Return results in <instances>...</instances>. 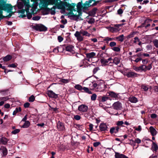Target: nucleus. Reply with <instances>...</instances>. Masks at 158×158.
I'll use <instances>...</instances> for the list:
<instances>
[{"mask_svg":"<svg viewBox=\"0 0 158 158\" xmlns=\"http://www.w3.org/2000/svg\"><path fill=\"white\" fill-rule=\"evenodd\" d=\"M9 98L8 97H2L0 98V101H6V100H8Z\"/></svg>","mask_w":158,"mask_h":158,"instance_id":"bf43d9fd","label":"nucleus"},{"mask_svg":"<svg viewBox=\"0 0 158 158\" xmlns=\"http://www.w3.org/2000/svg\"><path fill=\"white\" fill-rule=\"evenodd\" d=\"M76 11L78 13V14L77 15L76 14H74V13L72 12H69L67 15H69V17H73L74 18H76L75 19H74L73 20L75 21H77V19H78L79 17L82 14V9H77Z\"/></svg>","mask_w":158,"mask_h":158,"instance_id":"7ed1b4c3","label":"nucleus"},{"mask_svg":"<svg viewBox=\"0 0 158 158\" xmlns=\"http://www.w3.org/2000/svg\"><path fill=\"white\" fill-rule=\"evenodd\" d=\"M81 118V117L78 115L74 116V118L77 120H79Z\"/></svg>","mask_w":158,"mask_h":158,"instance_id":"774afa93","label":"nucleus"},{"mask_svg":"<svg viewBox=\"0 0 158 158\" xmlns=\"http://www.w3.org/2000/svg\"><path fill=\"white\" fill-rule=\"evenodd\" d=\"M109 98L108 97H107L105 95L102 96V99H101V102H104L108 100Z\"/></svg>","mask_w":158,"mask_h":158,"instance_id":"3c124183","label":"nucleus"},{"mask_svg":"<svg viewBox=\"0 0 158 158\" xmlns=\"http://www.w3.org/2000/svg\"><path fill=\"white\" fill-rule=\"evenodd\" d=\"M69 81V79H62L60 80V82L61 84H62L63 83H68Z\"/></svg>","mask_w":158,"mask_h":158,"instance_id":"49530a36","label":"nucleus"},{"mask_svg":"<svg viewBox=\"0 0 158 158\" xmlns=\"http://www.w3.org/2000/svg\"><path fill=\"white\" fill-rule=\"evenodd\" d=\"M23 2V0H19L17 2V7L19 9H21L23 8V5H24V3Z\"/></svg>","mask_w":158,"mask_h":158,"instance_id":"a878e982","label":"nucleus"},{"mask_svg":"<svg viewBox=\"0 0 158 158\" xmlns=\"http://www.w3.org/2000/svg\"><path fill=\"white\" fill-rule=\"evenodd\" d=\"M120 62V60L118 57H115L113 60V63L117 65Z\"/></svg>","mask_w":158,"mask_h":158,"instance_id":"4c0bfd02","label":"nucleus"},{"mask_svg":"<svg viewBox=\"0 0 158 158\" xmlns=\"http://www.w3.org/2000/svg\"><path fill=\"white\" fill-rule=\"evenodd\" d=\"M95 22V19L93 18H91L88 21V23L89 24L94 23Z\"/></svg>","mask_w":158,"mask_h":158,"instance_id":"69168bd1","label":"nucleus"},{"mask_svg":"<svg viewBox=\"0 0 158 158\" xmlns=\"http://www.w3.org/2000/svg\"><path fill=\"white\" fill-rule=\"evenodd\" d=\"M0 150L2 151L4 156L7 155V150L6 147L1 146L0 147Z\"/></svg>","mask_w":158,"mask_h":158,"instance_id":"393cba45","label":"nucleus"},{"mask_svg":"<svg viewBox=\"0 0 158 158\" xmlns=\"http://www.w3.org/2000/svg\"><path fill=\"white\" fill-rule=\"evenodd\" d=\"M116 43L114 42H111L109 44L110 46L111 47V48L114 47L115 46H116Z\"/></svg>","mask_w":158,"mask_h":158,"instance_id":"680f3d73","label":"nucleus"},{"mask_svg":"<svg viewBox=\"0 0 158 158\" xmlns=\"http://www.w3.org/2000/svg\"><path fill=\"white\" fill-rule=\"evenodd\" d=\"M8 141V139L5 137H3L0 139V143H2L4 145L6 144Z\"/></svg>","mask_w":158,"mask_h":158,"instance_id":"cd10ccee","label":"nucleus"},{"mask_svg":"<svg viewBox=\"0 0 158 158\" xmlns=\"http://www.w3.org/2000/svg\"><path fill=\"white\" fill-rule=\"evenodd\" d=\"M33 28L35 30L40 31H46L47 30V28L41 24H36L33 26Z\"/></svg>","mask_w":158,"mask_h":158,"instance_id":"39448f33","label":"nucleus"},{"mask_svg":"<svg viewBox=\"0 0 158 158\" xmlns=\"http://www.w3.org/2000/svg\"><path fill=\"white\" fill-rule=\"evenodd\" d=\"M107 94H108V95L112 98H116L118 97V94L113 91H110Z\"/></svg>","mask_w":158,"mask_h":158,"instance_id":"c85d7f7f","label":"nucleus"},{"mask_svg":"<svg viewBox=\"0 0 158 158\" xmlns=\"http://www.w3.org/2000/svg\"><path fill=\"white\" fill-rule=\"evenodd\" d=\"M26 8L25 9H22L21 10H19L18 12L19 13H20L22 14L20 16L22 18H24L26 17V15L24 14L25 11L26 12L27 11V7H26Z\"/></svg>","mask_w":158,"mask_h":158,"instance_id":"b1692460","label":"nucleus"},{"mask_svg":"<svg viewBox=\"0 0 158 158\" xmlns=\"http://www.w3.org/2000/svg\"><path fill=\"white\" fill-rule=\"evenodd\" d=\"M99 128L101 131H107L108 127L104 123H101L99 126Z\"/></svg>","mask_w":158,"mask_h":158,"instance_id":"6ab92c4d","label":"nucleus"},{"mask_svg":"<svg viewBox=\"0 0 158 158\" xmlns=\"http://www.w3.org/2000/svg\"><path fill=\"white\" fill-rule=\"evenodd\" d=\"M129 100L131 103H136L138 102V99L135 96L130 97L129 98Z\"/></svg>","mask_w":158,"mask_h":158,"instance_id":"bb28decb","label":"nucleus"},{"mask_svg":"<svg viewBox=\"0 0 158 158\" xmlns=\"http://www.w3.org/2000/svg\"><path fill=\"white\" fill-rule=\"evenodd\" d=\"M120 129V127L118 126H116L111 127L110 130V132L111 134L114 133L115 134L118 133Z\"/></svg>","mask_w":158,"mask_h":158,"instance_id":"f3484780","label":"nucleus"},{"mask_svg":"<svg viewBox=\"0 0 158 158\" xmlns=\"http://www.w3.org/2000/svg\"><path fill=\"white\" fill-rule=\"evenodd\" d=\"M123 123H124L123 121H118L117 122L116 124L117 125V126L119 127V126H122V127H125L124 126L122 125Z\"/></svg>","mask_w":158,"mask_h":158,"instance_id":"603ef678","label":"nucleus"},{"mask_svg":"<svg viewBox=\"0 0 158 158\" xmlns=\"http://www.w3.org/2000/svg\"><path fill=\"white\" fill-rule=\"evenodd\" d=\"M110 31L112 32H117L118 31V30L117 29V28L113 27H111L110 28Z\"/></svg>","mask_w":158,"mask_h":158,"instance_id":"4d7b16f0","label":"nucleus"},{"mask_svg":"<svg viewBox=\"0 0 158 158\" xmlns=\"http://www.w3.org/2000/svg\"><path fill=\"white\" fill-rule=\"evenodd\" d=\"M141 88L145 91H147L148 89V88L146 86L144 85H141Z\"/></svg>","mask_w":158,"mask_h":158,"instance_id":"0e129e2a","label":"nucleus"},{"mask_svg":"<svg viewBox=\"0 0 158 158\" xmlns=\"http://www.w3.org/2000/svg\"><path fill=\"white\" fill-rule=\"evenodd\" d=\"M124 35H122L118 37H117L116 38V39L117 40H118L120 42H123L124 40Z\"/></svg>","mask_w":158,"mask_h":158,"instance_id":"a18cd8bd","label":"nucleus"},{"mask_svg":"<svg viewBox=\"0 0 158 158\" xmlns=\"http://www.w3.org/2000/svg\"><path fill=\"white\" fill-rule=\"evenodd\" d=\"M115 158H129L123 154H120V153L116 152H115Z\"/></svg>","mask_w":158,"mask_h":158,"instance_id":"aec40b11","label":"nucleus"},{"mask_svg":"<svg viewBox=\"0 0 158 158\" xmlns=\"http://www.w3.org/2000/svg\"><path fill=\"white\" fill-rule=\"evenodd\" d=\"M88 109L87 106L84 104H81L78 107V110L82 112H86Z\"/></svg>","mask_w":158,"mask_h":158,"instance_id":"9d476101","label":"nucleus"},{"mask_svg":"<svg viewBox=\"0 0 158 158\" xmlns=\"http://www.w3.org/2000/svg\"><path fill=\"white\" fill-rule=\"evenodd\" d=\"M143 56V53L142 52H140L138 53V54H137L136 55H135L133 56H137L138 57V58H142V56Z\"/></svg>","mask_w":158,"mask_h":158,"instance_id":"052dcab7","label":"nucleus"},{"mask_svg":"<svg viewBox=\"0 0 158 158\" xmlns=\"http://www.w3.org/2000/svg\"><path fill=\"white\" fill-rule=\"evenodd\" d=\"M133 69L136 72L143 71L145 72L147 71L145 68H144V65H141L139 67L134 66H133Z\"/></svg>","mask_w":158,"mask_h":158,"instance_id":"2eb2a0df","label":"nucleus"},{"mask_svg":"<svg viewBox=\"0 0 158 158\" xmlns=\"http://www.w3.org/2000/svg\"><path fill=\"white\" fill-rule=\"evenodd\" d=\"M12 57L10 55H7L4 57L3 58V60L4 61H8L12 59Z\"/></svg>","mask_w":158,"mask_h":158,"instance_id":"ea45409f","label":"nucleus"},{"mask_svg":"<svg viewBox=\"0 0 158 158\" xmlns=\"http://www.w3.org/2000/svg\"><path fill=\"white\" fill-rule=\"evenodd\" d=\"M60 3L62 8V9H63L64 10V6H66L69 9H67V10H70L69 12L76 11V10L75 9V7L76 5L75 3H72L71 4L67 3L66 2H61Z\"/></svg>","mask_w":158,"mask_h":158,"instance_id":"f257e3e1","label":"nucleus"},{"mask_svg":"<svg viewBox=\"0 0 158 158\" xmlns=\"http://www.w3.org/2000/svg\"><path fill=\"white\" fill-rule=\"evenodd\" d=\"M85 2L84 4H83L82 1L81 0V2H79L77 3V9H82L83 10H87L88 7H87V5L85 6Z\"/></svg>","mask_w":158,"mask_h":158,"instance_id":"9b49d317","label":"nucleus"},{"mask_svg":"<svg viewBox=\"0 0 158 158\" xmlns=\"http://www.w3.org/2000/svg\"><path fill=\"white\" fill-rule=\"evenodd\" d=\"M101 2L100 0H89L88 1H86L85 6L87 5V7H90L91 6H97L98 4H100Z\"/></svg>","mask_w":158,"mask_h":158,"instance_id":"20e7f679","label":"nucleus"},{"mask_svg":"<svg viewBox=\"0 0 158 158\" xmlns=\"http://www.w3.org/2000/svg\"><path fill=\"white\" fill-rule=\"evenodd\" d=\"M64 46H65V49L66 51L71 52L74 51V47L73 46L70 44L65 45Z\"/></svg>","mask_w":158,"mask_h":158,"instance_id":"a211bd4d","label":"nucleus"},{"mask_svg":"<svg viewBox=\"0 0 158 158\" xmlns=\"http://www.w3.org/2000/svg\"><path fill=\"white\" fill-rule=\"evenodd\" d=\"M130 141H131L132 142L135 143H140L141 142V140L139 139V138H136L135 140H133V139H131L130 140Z\"/></svg>","mask_w":158,"mask_h":158,"instance_id":"c03bdc74","label":"nucleus"},{"mask_svg":"<svg viewBox=\"0 0 158 158\" xmlns=\"http://www.w3.org/2000/svg\"><path fill=\"white\" fill-rule=\"evenodd\" d=\"M40 18V16H35L33 17L32 18V19L33 20L38 21Z\"/></svg>","mask_w":158,"mask_h":158,"instance_id":"338daca9","label":"nucleus"},{"mask_svg":"<svg viewBox=\"0 0 158 158\" xmlns=\"http://www.w3.org/2000/svg\"><path fill=\"white\" fill-rule=\"evenodd\" d=\"M80 33L83 36H87L89 37L90 35V34L89 33H88L87 31L83 30H81L80 31Z\"/></svg>","mask_w":158,"mask_h":158,"instance_id":"72a5a7b5","label":"nucleus"},{"mask_svg":"<svg viewBox=\"0 0 158 158\" xmlns=\"http://www.w3.org/2000/svg\"><path fill=\"white\" fill-rule=\"evenodd\" d=\"M55 6H53L50 9L51 12L50 13L52 15H54L56 13L55 10L56 8H57L58 9H62L60 3L57 4H54Z\"/></svg>","mask_w":158,"mask_h":158,"instance_id":"0eeeda50","label":"nucleus"},{"mask_svg":"<svg viewBox=\"0 0 158 158\" xmlns=\"http://www.w3.org/2000/svg\"><path fill=\"white\" fill-rule=\"evenodd\" d=\"M29 8H27L26 15L28 19H30L32 17V14L29 12Z\"/></svg>","mask_w":158,"mask_h":158,"instance_id":"7c9ffc66","label":"nucleus"},{"mask_svg":"<svg viewBox=\"0 0 158 158\" xmlns=\"http://www.w3.org/2000/svg\"><path fill=\"white\" fill-rule=\"evenodd\" d=\"M143 64L142 65H144V68H145L146 70L149 71L152 68V63H148V65H147L146 64L148 63V60L147 59H142Z\"/></svg>","mask_w":158,"mask_h":158,"instance_id":"423d86ee","label":"nucleus"},{"mask_svg":"<svg viewBox=\"0 0 158 158\" xmlns=\"http://www.w3.org/2000/svg\"><path fill=\"white\" fill-rule=\"evenodd\" d=\"M20 130L19 129H16L11 132L13 134H16L19 132Z\"/></svg>","mask_w":158,"mask_h":158,"instance_id":"e2e57ef3","label":"nucleus"},{"mask_svg":"<svg viewBox=\"0 0 158 158\" xmlns=\"http://www.w3.org/2000/svg\"><path fill=\"white\" fill-rule=\"evenodd\" d=\"M153 43L154 45L157 48H158V40L155 39L153 41Z\"/></svg>","mask_w":158,"mask_h":158,"instance_id":"864d4df0","label":"nucleus"},{"mask_svg":"<svg viewBox=\"0 0 158 158\" xmlns=\"http://www.w3.org/2000/svg\"><path fill=\"white\" fill-rule=\"evenodd\" d=\"M44 10L42 12V13L43 15H48L49 14V12L50 11V9L48 7L45 8L43 9Z\"/></svg>","mask_w":158,"mask_h":158,"instance_id":"2f4dec72","label":"nucleus"},{"mask_svg":"<svg viewBox=\"0 0 158 158\" xmlns=\"http://www.w3.org/2000/svg\"><path fill=\"white\" fill-rule=\"evenodd\" d=\"M111 48L114 51L116 52H119L120 51V48L118 47H114Z\"/></svg>","mask_w":158,"mask_h":158,"instance_id":"09e8293b","label":"nucleus"},{"mask_svg":"<svg viewBox=\"0 0 158 158\" xmlns=\"http://www.w3.org/2000/svg\"><path fill=\"white\" fill-rule=\"evenodd\" d=\"M61 47H57L55 48L53 50V52L55 53H57L59 52V49H61Z\"/></svg>","mask_w":158,"mask_h":158,"instance_id":"5fc2aeb1","label":"nucleus"},{"mask_svg":"<svg viewBox=\"0 0 158 158\" xmlns=\"http://www.w3.org/2000/svg\"><path fill=\"white\" fill-rule=\"evenodd\" d=\"M57 127L58 130L63 131L64 130L65 128L64 123L59 121L57 124Z\"/></svg>","mask_w":158,"mask_h":158,"instance_id":"dca6fc26","label":"nucleus"},{"mask_svg":"<svg viewBox=\"0 0 158 158\" xmlns=\"http://www.w3.org/2000/svg\"><path fill=\"white\" fill-rule=\"evenodd\" d=\"M151 149L153 152H156L158 150L157 145L153 141H152Z\"/></svg>","mask_w":158,"mask_h":158,"instance_id":"4be33fe9","label":"nucleus"},{"mask_svg":"<svg viewBox=\"0 0 158 158\" xmlns=\"http://www.w3.org/2000/svg\"><path fill=\"white\" fill-rule=\"evenodd\" d=\"M100 62L101 64L104 66L107 65V63H108V61L104 58L100 60Z\"/></svg>","mask_w":158,"mask_h":158,"instance_id":"a19ab883","label":"nucleus"},{"mask_svg":"<svg viewBox=\"0 0 158 158\" xmlns=\"http://www.w3.org/2000/svg\"><path fill=\"white\" fill-rule=\"evenodd\" d=\"M40 1L39 5H42L41 6H40L41 10H42L43 9L48 7L49 3L48 0H40Z\"/></svg>","mask_w":158,"mask_h":158,"instance_id":"1a4fd4ad","label":"nucleus"},{"mask_svg":"<svg viewBox=\"0 0 158 158\" xmlns=\"http://www.w3.org/2000/svg\"><path fill=\"white\" fill-rule=\"evenodd\" d=\"M83 90L84 91H82V92H84L90 94H92V93L91 92V91L89 90L88 88L84 87L83 88Z\"/></svg>","mask_w":158,"mask_h":158,"instance_id":"e433bc0d","label":"nucleus"},{"mask_svg":"<svg viewBox=\"0 0 158 158\" xmlns=\"http://www.w3.org/2000/svg\"><path fill=\"white\" fill-rule=\"evenodd\" d=\"M21 108L20 107H16L15 110L13 111V115H16L17 113L21 112Z\"/></svg>","mask_w":158,"mask_h":158,"instance_id":"58836bf2","label":"nucleus"},{"mask_svg":"<svg viewBox=\"0 0 158 158\" xmlns=\"http://www.w3.org/2000/svg\"><path fill=\"white\" fill-rule=\"evenodd\" d=\"M30 123L29 121H27L25 122L23 125L22 126V127L23 128H27L30 125Z\"/></svg>","mask_w":158,"mask_h":158,"instance_id":"c9c22d12","label":"nucleus"},{"mask_svg":"<svg viewBox=\"0 0 158 158\" xmlns=\"http://www.w3.org/2000/svg\"><path fill=\"white\" fill-rule=\"evenodd\" d=\"M74 88L77 90L79 91H81V92L83 90V87L81 85L79 84H77L76 85L74 86Z\"/></svg>","mask_w":158,"mask_h":158,"instance_id":"37998d69","label":"nucleus"},{"mask_svg":"<svg viewBox=\"0 0 158 158\" xmlns=\"http://www.w3.org/2000/svg\"><path fill=\"white\" fill-rule=\"evenodd\" d=\"M2 8L0 6V21L5 18V16L3 15V10H2Z\"/></svg>","mask_w":158,"mask_h":158,"instance_id":"79ce46f5","label":"nucleus"},{"mask_svg":"<svg viewBox=\"0 0 158 158\" xmlns=\"http://www.w3.org/2000/svg\"><path fill=\"white\" fill-rule=\"evenodd\" d=\"M47 94L48 96L50 98L56 99L58 97V94H56L51 90H48Z\"/></svg>","mask_w":158,"mask_h":158,"instance_id":"f8f14e48","label":"nucleus"},{"mask_svg":"<svg viewBox=\"0 0 158 158\" xmlns=\"http://www.w3.org/2000/svg\"><path fill=\"white\" fill-rule=\"evenodd\" d=\"M17 65L18 64L17 63H14L10 64H9L8 65V67H9L15 68L17 67Z\"/></svg>","mask_w":158,"mask_h":158,"instance_id":"13d9d810","label":"nucleus"},{"mask_svg":"<svg viewBox=\"0 0 158 158\" xmlns=\"http://www.w3.org/2000/svg\"><path fill=\"white\" fill-rule=\"evenodd\" d=\"M112 106L114 109L116 110H121L122 109V104L119 101L114 102Z\"/></svg>","mask_w":158,"mask_h":158,"instance_id":"6e6552de","label":"nucleus"},{"mask_svg":"<svg viewBox=\"0 0 158 158\" xmlns=\"http://www.w3.org/2000/svg\"><path fill=\"white\" fill-rule=\"evenodd\" d=\"M96 53L94 52H92L90 53L86 54V57L88 58H91L94 57L95 56Z\"/></svg>","mask_w":158,"mask_h":158,"instance_id":"c756f323","label":"nucleus"},{"mask_svg":"<svg viewBox=\"0 0 158 158\" xmlns=\"http://www.w3.org/2000/svg\"><path fill=\"white\" fill-rule=\"evenodd\" d=\"M99 81H96L94 83L93 82V89H94L95 88H97V89L98 85L99 84Z\"/></svg>","mask_w":158,"mask_h":158,"instance_id":"de8ad7c7","label":"nucleus"},{"mask_svg":"<svg viewBox=\"0 0 158 158\" xmlns=\"http://www.w3.org/2000/svg\"><path fill=\"white\" fill-rule=\"evenodd\" d=\"M97 98V95L95 94H93L91 96V99L92 101H95Z\"/></svg>","mask_w":158,"mask_h":158,"instance_id":"6e6d98bb","label":"nucleus"},{"mask_svg":"<svg viewBox=\"0 0 158 158\" xmlns=\"http://www.w3.org/2000/svg\"><path fill=\"white\" fill-rule=\"evenodd\" d=\"M152 20L150 19H148L145 20L144 22V23L141 24V26H140L139 27H144L145 26V25L147 24V23H150L152 22Z\"/></svg>","mask_w":158,"mask_h":158,"instance_id":"473e14b6","label":"nucleus"},{"mask_svg":"<svg viewBox=\"0 0 158 158\" xmlns=\"http://www.w3.org/2000/svg\"><path fill=\"white\" fill-rule=\"evenodd\" d=\"M98 9L96 7H94L89 12V15L91 16H94L96 14Z\"/></svg>","mask_w":158,"mask_h":158,"instance_id":"5701e85b","label":"nucleus"},{"mask_svg":"<svg viewBox=\"0 0 158 158\" xmlns=\"http://www.w3.org/2000/svg\"><path fill=\"white\" fill-rule=\"evenodd\" d=\"M138 74L132 71H129L125 75L128 78H133L138 77Z\"/></svg>","mask_w":158,"mask_h":158,"instance_id":"4468645a","label":"nucleus"},{"mask_svg":"<svg viewBox=\"0 0 158 158\" xmlns=\"http://www.w3.org/2000/svg\"><path fill=\"white\" fill-rule=\"evenodd\" d=\"M35 96L32 95L29 97L28 101L29 102H33L35 100Z\"/></svg>","mask_w":158,"mask_h":158,"instance_id":"8fccbe9b","label":"nucleus"},{"mask_svg":"<svg viewBox=\"0 0 158 158\" xmlns=\"http://www.w3.org/2000/svg\"><path fill=\"white\" fill-rule=\"evenodd\" d=\"M38 1H40V0H31V2H33V3L31 6V7L36 8L38 4Z\"/></svg>","mask_w":158,"mask_h":158,"instance_id":"f704fd0d","label":"nucleus"},{"mask_svg":"<svg viewBox=\"0 0 158 158\" xmlns=\"http://www.w3.org/2000/svg\"><path fill=\"white\" fill-rule=\"evenodd\" d=\"M7 1L3 2L0 5V6L2 8V10H3L7 13L11 12V10H13V8L15 9L16 7V6H13L11 4L6 3Z\"/></svg>","mask_w":158,"mask_h":158,"instance_id":"f03ea898","label":"nucleus"},{"mask_svg":"<svg viewBox=\"0 0 158 158\" xmlns=\"http://www.w3.org/2000/svg\"><path fill=\"white\" fill-rule=\"evenodd\" d=\"M106 88V85L103 83L99 82L97 89L98 91H103Z\"/></svg>","mask_w":158,"mask_h":158,"instance_id":"ddd939ff","label":"nucleus"},{"mask_svg":"<svg viewBox=\"0 0 158 158\" xmlns=\"http://www.w3.org/2000/svg\"><path fill=\"white\" fill-rule=\"evenodd\" d=\"M150 132L152 136L156 135L157 134V131L152 126H151L149 128Z\"/></svg>","mask_w":158,"mask_h":158,"instance_id":"412c9836","label":"nucleus"}]
</instances>
